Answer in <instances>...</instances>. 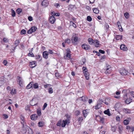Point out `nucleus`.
<instances>
[{
	"instance_id": "obj_1",
	"label": "nucleus",
	"mask_w": 134,
	"mask_h": 134,
	"mask_svg": "<svg viewBox=\"0 0 134 134\" xmlns=\"http://www.w3.org/2000/svg\"><path fill=\"white\" fill-rule=\"evenodd\" d=\"M82 70L84 75L87 80H88L89 79V74L88 72V70L86 67L83 66Z\"/></svg>"
},
{
	"instance_id": "obj_2",
	"label": "nucleus",
	"mask_w": 134,
	"mask_h": 134,
	"mask_svg": "<svg viewBox=\"0 0 134 134\" xmlns=\"http://www.w3.org/2000/svg\"><path fill=\"white\" fill-rule=\"evenodd\" d=\"M66 54L65 56H64V57L65 58H66L68 59H70L71 57V54L70 53H71L70 49H66Z\"/></svg>"
},
{
	"instance_id": "obj_3",
	"label": "nucleus",
	"mask_w": 134,
	"mask_h": 134,
	"mask_svg": "<svg viewBox=\"0 0 134 134\" xmlns=\"http://www.w3.org/2000/svg\"><path fill=\"white\" fill-rule=\"evenodd\" d=\"M70 122L68 119H66L65 120H63L62 121V127H65L66 125H68Z\"/></svg>"
},
{
	"instance_id": "obj_4",
	"label": "nucleus",
	"mask_w": 134,
	"mask_h": 134,
	"mask_svg": "<svg viewBox=\"0 0 134 134\" xmlns=\"http://www.w3.org/2000/svg\"><path fill=\"white\" fill-rule=\"evenodd\" d=\"M120 72V74L123 76L126 75L128 73V71L124 68H122L121 69Z\"/></svg>"
},
{
	"instance_id": "obj_5",
	"label": "nucleus",
	"mask_w": 134,
	"mask_h": 134,
	"mask_svg": "<svg viewBox=\"0 0 134 134\" xmlns=\"http://www.w3.org/2000/svg\"><path fill=\"white\" fill-rule=\"evenodd\" d=\"M112 69L110 66L108 65L107 67V68L105 71V73L107 74H109L110 73Z\"/></svg>"
},
{
	"instance_id": "obj_6",
	"label": "nucleus",
	"mask_w": 134,
	"mask_h": 134,
	"mask_svg": "<svg viewBox=\"0 0 134 134\" xmlns=\"http://www.w3.org/2000/svg\"><path fill=\"white\" fill-rule=\"evenodd\" d=\"M71 41L72 43L74 44H77V42L78 41V38L77 37H74L73 35L71 39Z\"/></svg>"
},
{
	"instance_id": "obj_7",
	"label": "nucleus",
	"mask_w": 134,
	"mask_h": 134,
	"mask_svg": "<svg viewBox=\"0 0 134 134\" xmlns=\"http://www.w3.org/2000/svg\"><path fill=\"white\" fill-rule=\"evenodd\" d=\"M37 29V28L35 26H33L28 30L27 32L28 34H31L33 32L35 31Z\"/></svg>"
},
{
	"instance_id": "obj_8",
	"label": "nucleus",
	"mask_w": 134,
	"mask_h": 134,
	"mask_svg": "<svg viewBox=\"0 0 134 134\" xmlns=\"http://www.w3.org/2000/svg\"><path fill=\"white\" fill-rule=\"evenodd\" d=\"M96 120H99L100 121L101 123H103L104 122V119L103 118H102L99 115H96Z\"/></svg>"
},
{
	"instance_id": "obj_9",
	"label": "nucleus",
	"mask_w": 134,
	"mask_h": 134,
	"mask_svg": "<svg viewBox=\"0 0 134 134\" xmlns=\"http://www.w3.org/2000/svg\"><path fill=\"white\" fill-rule=\"evenodd\" d=\"M82 48L86 50H88L90 48V46L89 45L85 43L83 44L82 46Z\"/></svg>"
},
{
	"instance_id": "obj_10",
	"label": "nucleus",
	"mask_w": 134,
	"mask_h": 134,
	"mask_svg": "<svg viewBox=\"0 0 134 134\" xmlns=\"http://www.w3.org/2000/svg\"><path fill=\"white\" fill-rule=\"evenodd\" d=\"M49 21L50 23L52 24H53L55 22V19L54 16H51L49 18Z\"/></svg>"
},
{
	"instance_id": "obj_11",
	"label": "nucleus",
	"mask_w": 134,
	"mask_h": 134,
	"mask_svg": "<svg viewBox=\"0 0 134 134\" xmlns=\"http://www.w3.org/2000/svg\"><path fill=\"white\" fill-rule=\"evenodd\" d=\"M17 79H18V83L20 86H21L23 82V80L21 77L20 76H18Z\"/></svg>"
},
{
	"instance_id": "obj_12",
	"label": "nucleus",
	"mask_w": 134,
	"mask_h": 134,
	"mask_svg": "<svg viewBox=\"0 0 134 134\" xmlns=\"http://www.w3.org/2000/svg\"><path fill=\"white\" fill-rule=\"evenodd\" d=\"M120 48L121 50L123 51H127V47L124 44H122L120 45Z\"/></svg>"
},
{
	"instance_id": "obj_13",
	"label": "nucleus",
	"mask_w": 134,
	"mask_h": 134,
	"mask_svg": "<svg viewBox=\"0 0 134 134\" xmlns=\"http://www.w3.org/2000/svg\"><path fill=\"white\" fill-rule=\"evenodd\" d=\"M36 62L35 61L30 62L29 65L31 68H33L36 66Z\"/></svg>"
},
{
	"instance_id": "obj_14",
	"label": "nucleus",
	"mask_w": 134,
	"mask_h": 134,
	"mask_svg": "<svg viewBox=\"0 0 134 134\" xmlns=\"http://www.w3.org/2000/svg\"><path fill=\"white\" fill-rule=\"evenodd\" d=\"M37 117V116L36 114H32L30 116L31 119L32 120H36Z\"/></svg>"
},
{
	"instance_id": "obj_15",
	"label": "nucleus",
	"mask_w": 134,
	"mask_h": 134,
	"mask_svg": "<svg viewBox=\"0 0 134 134\" xmlns=\"http://www.w3.org/2000/svg\"><path fill=\"white\" fill-rule=\"evenodd\" d=\"M48 53L47 51H44L43 53V57L46 59H47L48 58Z\"/></svg>"
},
{
	"instance_id": "obj_16",
	"label": "nucleus",
	"mask_w": 134,
	"mask_h": 134,
	"mask_svg": "<svg viewBox=\"0 0 134 134\" xmlns=\"http://www.w3.org/2000/svg\"><path fill=\"white\" fill-rule=\"evenodd\" d=\"M48 1L47 0H44L42 2V5L45 6L48 5Z\"/></svg>"
},
{
	"instance_id": "obj_17",
	"label": "nucleus",
	"mask_w": 134,
	"mask_h": 134,
	"mask_svg": "<svg viewBox=\"0 0 134 134\" xmlns=\"http://www.w3.org/2000/svg\"><path fill=\"white\" fill-rule=\"evenodd\" d=\"M117 25L120 31L121 32L122 31L123 29L119 21L117 22Z\"/></svg>"
},
{
	"instance_id": "obj_18",
	"label": "nucleus",
	"mask_w": 134,
	"mask_h": 134,
	"mask_svg": "<svg viewBox=\"0 0 134 134\" xmlns=\"http://www.w3.org/2000/svg\"><path fill=\"white\" fill-rule=\"evenodd\" d=\"M33 82H31L28 84L26 87V88L29 89L31 88L32 86Z\"/></svg>"
},
{
	"instance_id": "obj_19",
	"label": "nucleus",
	"mask_w": 134,
	"mask_h": 134,
	"mask_svg": "<svg viewBox=\"0 0 134 134\" xmlns=\"http://www.w3.org/2000/svg\"><path fill=\"white\" fill-rule=\"evenodd\" d=\"M93 44L96 47H98L99 46V42L97 40H95L94 41Z\"/></svg>"
},
{
	"instance_id": "obj_20",
	"label": "nucleus",
	"mask_w": 134,
	"mask_h": 134,
	"mask_svg": "<svg viewBox=\"0 0 134 134\" xmlns=\"http://www.w3.org/2000/svg\"><path fill=\"white\" fill-rule=\"evenodd\" d=\"M88 110L87 109L84 110L83 111V113L85 118L86 117L88 113Z\"/></svg>"
},
{
	"instance_id": "obj_21",
	"label": "nucleus",
	"mask_w": 134,
	"mask_h": 134,
	"mask_svg": "<svg viewBox=\"0 0 134 134\" xmlns=\"http://www.w3.org/2000/svg\"><path fill=\"white\" fill-rule=\"evenodd\" d=\"M88 41L90 44L92 45L93 44L94 41L92 38H90L88 39Z\"/></svg>"
},
{
	"instance_id": "obj_22",
	"label": "nucleus",
	"mask_w": 134,
	"mask_h": 134,
	"mask_svg": "<svg viewBox=\"0 0 134 134\" xmlns=\"http://www.w3.org/2000/svg\"><path fill=\"white\" fill-rule=\"evenodd\" d=\"M104 113L105 114L109 116H110L111 115V114L109 110V109H108L107 110L104 111Z\"/></svg>"
},
{
	"instance_id": "obj_23",
	"label": "nucleus",
	"mask_w": 134,
	"mask_h": 134,
	"mask_svg": "<svg viewBox=\"0 0 134 134\" xmlns=\"http://www.w3.org/2000/svg\"><path fill=\"white\" fill-rule=\"evenodd\" d=\"M122 36V35H117L116 36L115 38L117 40H121Z\"/></svg>"
},
{
	"instance_id": "obj_24",
	"label": "nucleus",
	"mask_w": 134,
	"mask_h": 134,
	"mask_svg": "<svg viewBox=\"0 0 134 134\" xmlns=\"http://www.w3.org/2000/svg\"><path fill=\"white\" fill-rule=\"evenodd\" d=\"M83 117H80L78 119V121L79 123V125H81V123L83 120Z\"/></svg>"
},
{
	"instance_id": "obj_25",
	"label": "nucleus",
	"mask_w": 134,
	"mask_h": 134,
	"mask_svg": "<svg viewBox=\"0 0 134 134\" xmlns=\"http://www.w3.org/2000/svg\"><path fill=\"white\" fill-rule=\"evenodd\" d=\"M93 10L94 13L96 14H97L99 12V10L96 8H93Z\"/></svg>"
},
{
	"instance_id": "obj_26",
	"label": "nucleus",
	"mask_w": 134,
	"mask_h": 134,
	"mask_svg": "<svg viewBox=\"0 0 134 134\" xmlns=\"http://www.w3.org/2000/svg\"><path fill=\"white\" fill-rule=\"evenodd\" d=\"M101 107V103H98L97 105L95 106L96 109H98L100 108Z\"/></svg>"
},
{
	"instance_id": "obj_27",
	"label": "nucleus",
	"mask_w": 134,
	"mask_h": 134,
	"mask_svg": "<svg viewBox=\"0 0 134 134\" xmlns=\"http://www.w3.org/2000/svg\"><path fill=\"white\" fill-rule=\"evenodd\" d=\"M20 118L21 120V124H23V125H24V118L22 116H20Z\"/></svg>"
},
{
	"instance_id": "obj_28",
	"label": "nucleus",
	"mask_w": 134,
	"mask_h": 134,
	"mask_svg": "<svg viewBox=\"0 0 134 134\" xmlns=\"http://www.w3.org/2000/svg\"><path fill=\"white\" fill-rule=\"evenodd\" d=\"M27 129L28 131L27 132L29 134H32L33 133V132L31 129L29 127V128Z\"/></svg>"
},
{
	"instance_id": "obj_29",
	"label": "nucleus",
	"mask_w": 134,
	"mask_h": 134,
	"mask_svg": "<svg viewBox=\"0 0 134 134\" xmlns=\"http://www.w3.org/2000/svg\"><path fill=\"white\" fill-rule=\"evenodd\" d=\"M129 122V120L127 119H125L124 120V123L125 125H127Z\"/></svg>"
},
{
	"instance_id": "obj_30",
	"label": "nucleus",
	"mask_w": 134,
	"mask_h": 134,
	"mask_svg": "<svg viewBox=\"0 0 134 134\" xmlns=\"http://www.w3.org/2000/svg\"><path fill=\"white\" fill-rule=\"evenodd\" d=\"M33 86L35 89H37L38 87V84L37 83H35L33 84Z\"/></svg>"
},
{
	"instance_id": "obj_31",
	"label": "nucleus",
	"mask_w": 134,
	"mask_h": 134,
	"mask_svg": "<svg viewBox=\"0 0 134 134\" xmlns=\"http://www.w3.org/2000/svg\"><path fill=\"white\" fill-rule=\"evenodd\" d=\"M124 15L125 18L127 19H128L129 17V13L126 12L124 14Z\"/></svg>"
},
{
	"instance_id": "obj_32",
	"label": "nucleus",
	"mask_w": 134,
	"mask_h": 134,
	"mask_svg": "<svg viewBox=\"0 0 134 134\" xmlns=\"http://www.w3.org/2000/svg\"><path fill=\"white\" fill-rule=\"evenodd\" d=\"M123 111L126 113H130V110L127 109H124Z\"/></svg>"
},
{
	"instance_id": "obj_33",
	"label": "nucleus",
	"mask_w": 134,
	"mask_h": 134,
	"mask_svg": "<svg viewBox=\"0 0 134 134\" xmlns=\"http://www.w3.org/2000/svg\"><path fill=\"white\" fill-rule=\"evenodd\" d=\"M132 102V99L130 98L128 99L125 100V102L128 104Z\"/></svg>"
},
{
	"instance_id": "obj_34",
	"label": "nucleus",
	"mask_w": 134,
	"mask_h": 134,
	"mask_svg": "<svg viewBox=\"0 0 134 134\" xmlns=\"http://www.w3.org/2000/svg\"><path fill=\"white\" fill-rule=\"evenodd\" d=\"M10 93L12 94H16V92L15 89H13L10 92Z\"/></svg>"
},
{
	"instance_id": "obj_35",
	"label": "nucleus",
	"mask_w": 134,
	"mask_h": 134,
	"mask_svg": "<svg viewBox=\"0 0 134 134\" xmlns=\"http://www.w3.org/2000/svg\"><path fill=\"white\" fill-rule=\"evenodd\" d=\"M48 92L49 93L51 94L53 92V90L51 87H49L48 90Z\"/></svg>"
},
{
	"instance_id": "obj_36",
	"label": "nucleus",
	"mask_w": 134,
	"mask_h": 134,
	"mask_svg": "<svg viewBox=\"0 0 134 134\" xmlns=\"http://www.w3.org/2000/svg\"><path fill=\"white\" fill-rule=\"evenodd\" d=\"M19 40H17L15 41L14 44L16 47L19 44Z\"/></svg>"
},
{
	"instance_id": "obj_37",
	"label": "nucleus",
	"mask_w": 134,
	"mask_h": 134,
	"mask_svg": "<svg viewBox=\"0 0 134 134\" xmlns=\"http://www.w3.org/2000/svg\"><path fill=\"white\" fill-rule=\"evenodd\" d=\"M12 16L14 17L15 16V11L13 9H12Z\"/></svg>"
},
{
	"instance_id": "obj_38",
	"label": "nucleus",
	"mask_w": 134,
	"mask_h": 134,
	"mask_svg": "<svg viewBox=\"0 0 134 134\" xmlns=\"http://www.w3.org/2000/svg\"><path fill=\"white\" fill-rule=\"evenodd\" d=\"M43 125L44 124L43 122H40L38 124V125L39 127H42Z\"/></svg>"
},
{
	"instance_id": "obj_39",
	"label": "nucleus",
	"mask_w": 134,
	"mask_h": 134,
	"mask_svg": "<svg viewBox=\"0 0 134 134\" xmlns=\"http://www.w3.org/2000/svg\"><path fill=\"white\" fill-rule=\"evenodd\" d=\"M21 12V9L20 8H18L17 9L16 12L18 14H19Z\"/></svg>"
},
{
	"instance_id": "obj_40",
	"label": "nucleus",
	"mask_w": 134,
	"mask_h": 134,
	"mask_svg": "<svg viewBox=\"0 0 134 134\" xmlns=\"http://www.w3.org/2000/svg\"><path fill=\"white\" fill-rule=\"evenodd\" d=\"M26 31L25 30L23 29L21 31L20 34L21 35H24L26 34Z\"/></svg>"
},
{
	"instance_id": "obj_41",
	"label": "nucleus",
	"mask_w": 134,
	"mask_h": 134,
	"mask_svg": "<svg viewBox=\"0 0 134 134\" xmlns=\"http://www.w3.org/2000/svg\"><path fill=\"white\" fill-rule=\"evenodd\" d=\"M71 40H70L68 38L66 39L65 40V43H67L68 44H69L70 43Z\"/></svg>"
},
{
	"instance_id": "obj_42",
	"label": "nucleus",
	"mask_w": 134,
	"mask_h": 134,
	"mask_svg": "<svg viewBox=\"0 0 134 134\" xmlns=\"http://www.w3.org/2000/svg\"><path fill=\"white\" fill-rule=\"evenodd\" d=\"M28 55L29 57H34V54L32 52L29 53L28 54Z\"/></svg>"
},
{
	"instance_id": "obj_43",
	"label": "nucleus",
	"mask_w": 134,
	"mask_h": 134,
	"mask_svg": "<svg viewBox=\"0 0 134 134\" xmlns=\"http://www.w3.org/2000/svg\"><path fill=\"white\" fill-rule=\"evenodd\" d=\"M87 20L89 21H91L92 20L91 17L89 16H87Z\"/></svg>"
},
{
	"instance_id": "obj_44",
	"label": "nucleus",
	"mask_w": 134,
	"mask_h": 134,
	"mask_svg": "<svg viewBox=\"0 0 134 134\" xmlns=\"http://www.w3.org/2000/svg\"><path fill=\"white\" fill-rule=\"evenodd\" d=\"M62 121L61 120H60L59 121L57 124V125L58 126H60L61 125Z\"/></svg>"
},
{
	"instance_id": "obj_45",
	"label": "nucleus",
	"mask_w": 134,
	"mask_h": 134,
	"mask_svg": "<svg viewBox=\"0 0 134 134\" xmlns=\"http://www.w3.org/2000/svg\"><path fill=\"white\" fill-rule=\"evenodd\" d=\"M47 104L46 103H44L42 108V110H44L45 109V108L47 107Z\"/></svg>"
},
{
	"instance_id": "obj_46",
	"label": "nucleus",
	"mask_w": 134,
	"mask_h": 134,
	"mask_svg": "<svg viewBox=\"0 0 134 134\" xmlns=\"http://www.w3.org/2000/svg\"><path fill=\"white\" fill-rule=\"evenodd\" d=\"M8 63L7 61L6 60H4L3 62V64L5 66H7Z\"/></svg>"
},
{
	"instance_id": "obj_47",
	"label": "nucleus",
	"mask_w": 134,
	"mask_h": 134,
	"mask_svg": "<svg viewBox=\"0 0 134 134\" xmlns=\"http://www.w3.org/2000/svg\"><path fill=\"white\" fill-rule=\"evenodd\" d=\"M48 53L51 54H53L54 53V52L51 49H49L48 50Z\"/></svg>"
},
{
	"instance_id": "obj_48",
	"label": "nucleus",
	"mask_w": 134,
	"mask_h": 134,
	"mask_svg": "<svg viewBox=\"0 0 134 134\" xmlns=\"http://www.w3.org/2000/svg\"><path fill=\"white\" fill-rule=\"evenodd\" d=\"M51 86V85H50L48 84L47 85H44V86L45 88H46L49 87H50Z\"/></svg>"
},
{
	"instance_id": "obj_49",
	"label": "nucleus",
	"mask_w": 134,
	"mask_h": 134,
	"mask_svg": "<svg viewBox=\"0 0 134 134\" xmlns=\"http://www.w3.org/2000/svg\"><path fill=\"white\" fill-rule=\"evenodd\" d=\"M86 59L85 58H83L82 59V63H81V64H84L86 62Z\"/></svg>"
},
{
	"instance_id": "obj_50",
	"label": "nucleus",
	"mask_w": 134,
	"mask_h": 134,
	"mask_svg": "<svg viewBox=\"0 0 134 134\" xmlns=\"http://www.w3.org/2000/svg\"><path fill=\"white\" fill-rule=\"evenodd\" d=\"M82 100L84 101H86V100L87 99V98L85 97H82Z\"/></svg>"
},
{
	"instance_id": "obj_51",
	"label": "nucleus",
	"mask_w": 134,
	"mask_h": 134,
	"mask_svg": "<svg viewBox=\"0 0 134 134\" xmlns=\"http://www.w3.org/2000/svg\"><path fill=\"white\" fill-rule=\"evenodd\" d=\"M116 120L117 121H119L120 120V117L119 116H117L116 117Z\"/></svg>"
},
{
	"instance_id": "obj_52",
	"label": "nucleus",
	"mask_w": 134,
	"mask_h": 134,
	"mask_svg": "<svg viewBox=\"0 0 134 134\" xmlns=\"http://www.w3.org/2000/svg\"><path fill=\"white\" fill-rule=\"evenodd\" d=\"M37 114L39 116H40L41 115V111L40 110H37Z\"/></svg>"
},
{
	"instance_id": "obj_53",
	"label": "nucleus",
	"mask_w": 134,
	"mask_h": 134,
	"mask_svg": "<svg viewBox=\"0 0 134 134\" xmlns=\"http://www.w3.org/2000/svg\"><path fill=\"white\" fill-rule=\"evenodd\" d=\"M28 19L30 21H31L32 20V18L31 16H29L28 17Z\"/></svg>"
},
{
	"instance_id": "obj_54",
	"label": "nucleus",
	"mask_w": 134,
	"mask_h": 134,
	"mask_svg": "<svg viewBox=\"0 0 134 134\" xmlns=\"http://www.w3.org/2000/svg\"><path fill=\"white\" fill-rule=\"evenodd\" d=\"M99 51L100 53L102 54H104L105 53V52L104 51L102 50L101 49H99Z\"/></svg>"
},
{
	"instance_id": "obj_55",
	"label": "nucleus",
	"mask_w": 134,
	"mask_h": 134,
	"mask_svg": "<svg viewBox=\"0 0 134 134\" xmlns=\"http://www.w3.org/2000/svg\"><path fill=\"white\" fill-rule=\"evenodd\" d=\"M75 113L76 115H78L80 113V111L79 110H77L76 111Z\"/></svg>"
},
{
	"instance_id": "obj_56",
	"label": "nucleus",
	"mask_w": 134,
	"mask_h": 134,
	"mask_svg": "<svg viewBox=\"0 0 134 134\" xmlns=\"http://www.w3.org/2000/svg\"><path fill=\"white\" fill-rule=\"evenodd\" d=\"M105 27L107 29H108L109 27V25L108 24L106 23L105 24Z\"/></svg>"
},
{
	"instance_id": "obj_57",
	"label": "nucleus",
	"mask_w": 134,
	"mask_h": 134,
	"mask_svg": "<svg viewBox=\"0 0 134 134\" xmlns=\"http://www.w3.org/2000/svg\"><path fill=\"white\" fill-rule=\"evenodd\" d=\"M70 24H73V26L74 27H76V25L75 24H74L73 22H70Z\"/></svg>"
},
{
	"instance_id": "obj_58",
	"label": "nucleus",
	"mask_w": 134,
	"mask_h": 134,
	"mask_svg": "<svg viewBox=\"0 0 134 134\" xmlns=\"http://www.w3.org/2000/svg\"><path fill=\"white\" fill-rule=\"evenodd\" d=\"M86 8L89 11H90L91 10V8L90 7L88 6H87L86 7Z\"/></svg>"
},
{
	"instance_id": "obj_59",
	"label": "nucleus",
	"mask_w": 134,
	"mask_h": 134,
	"mask_svg": "<svg viewBox=\"0 0 134 134\" xmlns=\"http://www.w3.org/2000/svg\"><path fill=\"white\" fill-rule=\"evenodd\" d=\"M66 116L67 117V119H68L69 120V121H70V116L69 115H68V114H66Z\"/></svg>"
},
{
	"instance_id": "obj_60",
	"label": "nucleus",
	"mask_w": 134,
	"mask_h": 134,
	"mask_svg": "<svg viewBox=\"0 0 134 134\" xmlns=\"http://www.w3.org/2000/svg\"><path fill=\"white\" fill-rule=\"evenodd\" d=\"M3 40L4 42H7L8 41H7V39L5 38L3 39Z\"/></svg>"
},
{
	"instance_id": "obj_61",
	"label": "nucleus",
	"mask_w": 134,
	"mask_h": 134,
	"mask_svg": "<svg viewBox=\"0 0 134 134\" xmlns=\"http://www.w3.org/2000/svg\"><path fill=\"white\" fill-rule=\"evenodd\" d=\"M131 96L133 98H134V92L132 91L131 92Z\"/></svg>"
},
{
	"instance_id": "obj_62",
	"label": "nucleus",
	"mask_w": 134,
	"mask_h": 134,
	"mask_svg": "<svg viewBox=\"0 0 134 134\" xmlns=\"http://www.w3.org/2000/svg\"><path fill=\"white\" fill-rule=\"evenodd\" d=\"M3 116L4 117V118L5 119H7L8 118V116L7 114H4Z\"/></svg>"
},
{
	"instance_id": "obj_63",
	"label": "nucleus",
	"mask_w": 134,
	"mask_h": 134,
	"mask_svg": "<svg viewBox=\"0 0 134 134\" xmlns=\"http://www.w3.org/2000/svg\"><path fill=\"white\" fill-rule=\"evenodd\" d=\"M90 2L91 3H94L95 0H89Z\"/></svg>"
},
{
	"instance_id": "obj_64",
	"label": "nucleus",
	"mask_w": 134,
	"mask_h": 134,
	"mask_svg": "<svg viewBox=\"0 0 134 134\" xmlns=\"http://www.w3.org/2000/svg\"><path fill=\"white\" fill-rule=\"evenodd\" d=\"M122 126L121 125H119V129L120 131L121 130H122Z\"/></svg>"
}]
</instances>
